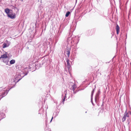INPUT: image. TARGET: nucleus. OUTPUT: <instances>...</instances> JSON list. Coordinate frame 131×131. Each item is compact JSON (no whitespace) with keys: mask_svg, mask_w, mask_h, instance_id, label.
Listing matches in <instances>:
<instances>
[{"mask_svg":"<svg viewBox=\"0 0 131 131\" xmlns=\"http://www.w3.org/2000/svg\"><path fill=\"white\" fill-rule=\"evenodd\" d=\"M86 112H87L86 111V112L85 113H86Z\"/></svg>","mask_w":131,"mask_h":131,"instance_id":"obj_27","label":"nucleus"},{"mask_svg":"<svg viewBox=\"0 0 131 131\" xmlns=\"http://www.w3.org/2000/svg\"><path fill=\"white\" fill-rule=\"evenodd\" d=\"M70 14V12L69 11H68L67 12L66 15V17H68Z\"/></svg>","mask_w":131,"mask_h":131,"instance_id":"obj_18","label":"nucleus"},{"mask_svg":"<svg viewBox=\"0 0 131 131\" xmlns=\"http://www.w3.org/2000/svg\"><path fill=\"white\" fill-rule=\"evenodd\" d=\"M116 29L117 32V34H118L119 32V26L118 25H117L116 27Z\"/></svg>","mask_w":131,"mask_h":131,"instance_id":"obj_11","label":"nucleus"},{"mask_svg":"<svg viewBox=\"0 0 131 131\" xmlns=\"http://www.w3.org/2000/svg\"><path fill=\"white\" fill-rule=\"evenodd\" d=\"M9 45V44H8V45H7L6 43H4L3 45V48H5L7 47H8Z\"/></svg>","mask_w":131,"mask_h":131,"instance_id":"obj_14","label":"nucleus"},{"mask_svg":"<svg viewBox=\"0 0 131 131\" xmlns=\"http://www.w3.org/2000/svg\"><path fill=\"white\" fill-rule=\"evenodd\" d=\"M3 62L6 63V64H8V63L9 61L8 59H4L3 60Z\"/></svg>","mask_w":131,"mask_h":131,"instance_id":"obj_10","label":"nucleus"},{"mask_svg":"<svg viewBox=\"0 0 131 131\" xmlns=\"http://www.w3.org/2000/svg\"><path fill=\"white\" fill-rule=\"evenodd\" d=\"M1 57H2V58H3L4 59H5L8 58V56L6 54H4L1 55Z\"/></svg>","mask_w":131,"mask_h":131,"instance_id":"obj_13","label":"nucleus"},{"mask_svg":"<svg viewBox=\"0 0 131 131\" xmlns=\"http://www.w3.org/2000/svg\"><path fill=\"white\" fill-rule=\"evenodd\" d=\"M11 19H14L15 18L16 15L15 13H10L7 15Z\"/></svg>","mask_w":131,"mask_h":131,"instance_id":"obj_5","label":"nucleus"},{"mask_svg":"<svg viewBox=\"0 0 131 131\" xmlns=\"http://www.w3.org/2000/svg\"><path fill=\"white\" fill-rule=\"evenodd\" d=\"M124 115L126 117H129V115L126 112V111Z\"/></svg>","mask_w":131,"mask_h":131,"instance_id":"obj_21","label":"nucleus"},{"mask_svg":"<svg viewBox=\"0 0 131 131\" xmlns=\"http://www.w3.org/2000/svg\"><path fill=\"white\" fill-rule=\"evenodd\" d=\"M28 67H21V72L19 73L17 72L16 74V75L20 78L19 80H20L25 76L27 75L28 73Z\"/></svg>","mask_w":131,"mask_h":131,"instance_id":"obj_1","label":"nucleus"},{"mask_svg":"<svg viewBox=\"0 0 131 131\" xmlns=\"http://www.w3.org/2000/svg\"><path fill=\"white\" fill-rule=\"evenodd\" d=\"M79 38L76 37L75 38V40H73L72 39L71 41V43L72 42L74 43H75L76 45H77L78 43L79 42Z\"/></svg>","mask_w":131,"mask_h":131,"instance_id":"obj_7","label":"nucleus"},{"mask_svg":"<svg viewBox=\"0 0 131 131\" xmlns=\"http://www.w3.org/2000/svg\"><path fill=\"white\" fill-rule=\"evenodd\" d=\"M73 90V93L74 94H75L77 92V91H75V90Z\"/></svg>","mask_w":131,"mask_h":131,"instance_id":"obj_22","label":"nucleus"},{"mask_svg":"<svg viewBox=\"0 0 131 131\" xmlns=\"http://www.w3.org/2000/svg\"><path fill=\"white\" fill-rule=\"evenodd\" d=\"M77 87L76 85L75 84H73L71 87V88L70 89L71 90H75Z\"/></svg>","mask_w":131,"mask_h":131,"instance_id":"obj_12","label":"nucleus"},{"mask_svg":"<svg viewBox=\"0 0 131 131\" xmlns=\"http://www.w3.org/2000/svg\"><path fill=\"white\" fill-rule=\"evenodd\" d=\"M71 50V47H67V48L66 50L65 51V53L67 55L68 57H69L70 54V51Z\"/></svg>","mask_w":131,"mask_h":131,"instance_id":"obj_4","label":"nucleus"},{"mask_svg":"<svg viewBox=\"0 0 131 131\" xmlns=\"http://www.w3.org/2000/svg\"><path fill=\"white\" fill-rule=\"evenodd\" d=\"M15 60L12 59L10 61V64H13L15 63Z\"/></svg>","mask_w":131,"mask_h":131,"instance_id":"obj_16","label":"nucleus"},{"mask_svg":"<svg viewBox=\"0 0 131 131\" xmlns=\"http://www.w3.org/2000/svg\"><path fill=\"white\" fill-rule=\"evenodd\" d=\"M94 89L93 90V91H92V92H91V100H92V96H93V93H94Z\"/></svg>","mask_w":131,"mask_h":131,"instance_id":"obj_19","label":"nucleus"},{"mask_svg":"<svg viewBox=\"0 0 131 131\" xmlns=\"http://www.w3.org/2000/svg\"><path fill=\"white\" fill-rule=\"evenodd\" d=\"M67 94V90H66L64 92V93L62 94V96L63 97V98L62 99V103L63 104H64V102L65 100V99L66 97V95Z\"/></svg>","mask_w":131,"mask_h":131,"instance_id":"obj_3","label":"nucleus"},{"mask_svg":"<svg viewBox=\"0 0 131 131\" xmlns=\"http://www.w3.org/2000/svg\"><path fill=\"white\" fill-rule=\"evenodd\" d=\"M53 117H52L51 119V121H50V122H51V121H52V119L53 118Z\"/></svg>","mask_w":131,"mask_h":131,"instance_id":"obj_24","label":"nucleus"},{"mask_svg":"<svg viewBox=\"0 0 131 131\" xmlns=\"http://www.w3.org/2000/svg\"><path fill=\"white\" fill-rule=\"evenodd\" d=\"M66 62L67 64V65L68 66H69L70 65V63L69 62V60L68 59H67L66 60Z\"/></svg>","mask_w":131,"mask_h":131,"instance_id":"obj_20","label":"nucleus"},{"mask_svg":"<svg viewBox=\"0 0 131 131\" xmlns=\"http://www.w3.org/2000/svg\"><path fill=\"white\" fill-rule=\"evenodd\" d=\"M35 64L32 62H30L29 64L28 68L30 69H32L34 68Z\"/></svg>","mask_w":131,"mask_h":131,"instance_id":"obj_6","label":"nucleus"},{"mask_svg":"<svg viewBox=\"0 0 131 131\" xmlns=\"http://www.w3.org/2000/svg\"><path fill=\"white\" fill-rule=\"evenodd\" d=\"M73 97V96L72 95H71V97Z\"/></svg>","mask_w":131,"mask_h":131,"instance_id":"obj_25","label":"nucleus"},{"mask_svg":"<svg viewBox=\"0 0 131 131\" xmlns=\"http://www.w3.org/2000/svg\"><path fill=\"white\" fill-rule=\"evenodd\" d=\"M5 114L3 113V111H0V121L2 119L5 117Z\"/></svg>","mask_w":131,"mask_h":131,"instance_id":"obj_8","label":"nucleus"},{"mask_svg":"<svg viewBox=\"0 0 131 131\" xmlns=\"http://www.w3.org/2000/svg\"><path fill=\"white\" fill-rule=\"evenodd\" d=\"M68 69V70H69V69H70V65L69 66H68V67H67Z\"/></svg>","mask_w":131,"mask_h":131,"instance_id":"obj_23","label":"nucleus"},{"mask_svg":"<svg viewBox=\"0 0 131 131\" xmlns=\"http://www.w3.org/2000/svg\"><path fill=\"white\" fill-rule=\"evenodd\" d=\"M1 58H2V57H1V56L0 57V59Z\"/></svg>","mask_w":131,"mask_h":131,"instance_id":"obj_26","label":"nucleus"},{"mask_svg":"<svg viewBox=\"0 0 131 131\" xmlns=\"http://www.w3.org/2000/svg\"><path fill=\"white\" fill-rule=\"evenodd\" d=\"M100 94V91H98L97 93H96L95 96V100H98L99 98V95Z\"/></svg>","mask_w":131,"mask_h":131,"instance_id":"obj_9","label":"nucleus"},{"mask_svg":"<svg viewBox=\"0 0 131 131\" xmlns=\"http://www.w3.org/2000/svg\"><path fill=\"white\" fill-rule=\"evenodd\" d=\"M5 13L7 14V15L9 14L10 10L8 8H6L5 9Z\"/></svg>","mask_w":131,"mask_h":131,"instance_id":"obj_15","label":"nucleus"},{"mask_svg":"<svg viewBox=\"0 0 131 131\" xmlns=\"http://www.w3.org/2000/svg\"><path fill=\"white\" fill-rule=\"evenodd\" d=\"M126 119V117L124 115V116L123 117L122 119V122H124V121H125V120Z\"/></svg>","mask_w":131,"mask_h":131,"instance_id":"obj_17","label":"nucleus"},{"mask_svg":"<svg viewBox=\"0 0 131 131\" xmlns=\"http://www.w3.org/2000/svg\"><path fill=\"white\" fill-rule=\"evenodd\" d=\"M19 79H20V78H19L18 76L16 75V77L14 79H11L9 80V84L10 85H13L10 88V90L12 88L14 87L16 84V83L20 80H19Z\"/></svg>","mask_w":131,"mask_h":131,"instance_id":"obj_2","label":"nucleus"}]
</instances>
